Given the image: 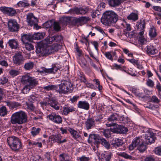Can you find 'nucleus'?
<instances>
[{
  "mask_svg": "<svg viewBox=\"0 0 161 161\" xmlns=\"http://www.w3.org/2000/svg\"><path fill=\"white\" fill-rule=\"evenodd\" d=\"M62 40V37L61 36L57 35L51 37V42L55 41L57 42H61Z\"/></svg>",
  "mask_w": 161,
  "mask_h": 161,
  "instance_id": "c9c22d12",
  "label": "nucleus"
},
{
  "mask_svg": "<svg viewBox=\"0 0 161 161\" xmlns=\"http://www.w3.org/2000/svg\"><path fill=\"white\" fill-rule=\"evenodd\" d=\"M138 15L137 14L135 13H131L128 15L127 18L129 20H132L133 21H136L138 19Z\"/></svg>",
  "mask_w": 161,
  "mask_h": 161,
  "instance_id": "f704fd0d",
  "label": "nucleus"
},
{
  "mask_svg": "<svg viewBox=\"0 0 161 161\" xmlns=\"http://www.w3.org/2000/svg\"><path fill=\"white\" fill-rule=\"evenodd\" d=\"M128 60L130 62L133 64L134 65H136L138 63V61L137 60L135 59H129Z\"/></svg>",
  "mask_w": 161,
  "mask_h": 161,
  "instance_id": "69168bd1",
  "label": "nucleus"
},
{
  "mask_svg": "<svg viewBox=\"0 0 161 161\" xmlns=\"http://www.w3.org/2000/svg\"><path fill=\"white\" fill-rule=\"evenodd\" d=\"M21 40L23 43H26L28 41L30 42L32 41V36L27 34H24L21 36Z\"/></svg>",
  "mask_w": 161,
  "mask_h": 161,
  "instance_id": "b1692460",
  "label": "nucleus"
},
{
  "mask_svg": "<svg viewBox=\"0 0 161 161\" xmlns=\"http://www.w3.org/2000/svg\"><path fill=\"white\" fill-rule=\"evenodd\" d=\"M68 130L74 139L77 140L79 138H80L81 136L79 133L74 129L68 127Z\"/></svg>",
  "mask_w": 161,
  "mask_h": 161,
  "instance_id": "dca6fc26",
  "label": "nucleus"
},
{
  "mask_svg": "<svg viewBox=\"0 0 161 161\" xmlns=\"http://www.w3.org/2000/svg\"><path fill=\"white\" fill-rule=\"evenodd\" d=\"M151 102L157 104L159 105V103L160 102L159 99H158V97L156 96H153L151 98Z\"/></svg>",
  "mask_w": 161,
  "mask_h": 161,
  "instance_id": "37998d69",
  "label": "nucleus"
},
{
  "mask_svg": "<svg viewBox=\"0 0 161 161\" xmlns=\"http://www.w3.org/2000/svg\"><path fill=\"white\" fill-rule=\"evenodd\" d=\"M80 161H89L90 158L88 157H86L85 156H82L81 157L79 158Z\"/></svg>",
  "mask_w": 161,
  "mask_h": 161,
  "instance_id": "4d7b16f0",
  "label": "nucleus"
},
{
  "mask_svg": "<svg viewBox=\"0 0 161 161\" xmlns=\"http://www.w3.org/2000/svg\"><path fill=\"white\" fill-rule=\"evenodd\" d=\"M153 152L156 155L161 156V146L156 147Z\"/></svg>",
  "mask_w": 161,
  "mask_h": 161,
  "instance_id": "a19ab883",
  "label": "nucleus"
},
{
  "mask_svg": "<svg viewBox=\"0 0 161 161\" xmlns=\"http://www.w3.org/2000/svg\"><path fill=\"white\" fill-rule=\"evenodd\" d=\"M111 158L110 153H102L101 154L100 161H110Z\"/></svg>",
  "mask_w": 161,
  "mask_h": 161,
  "instance_id": "4be33fe9",
  "label": "nucleus"
},
{
  "mask_svg": "<svg viewBox=\"0 0 161 161\" xmlns=\"http://www.w3.org/2000/svg\"><path fill=\"white\" fill-rule=\"evenodd\" d=\"M45 34L44 32L35 33L32 36V39L36 40L41 39L43 38Z\"/></svg>",
  "mask_w": 161,
  "mask_h": 161,
  "instance_id": "5701e85b",
  "label": "nucleus"
},
{
  "mask_svg": "<svg viewBox=\"0 0 161 161\" xmlns=\"http://www.w3.org/2000/svg\"><path fill=\"white\" fill-rule=\"evenodd\" d=\"M60 161H71V158L67 154H62L59 155Z\"/></svg>",
  "mask_w": 161,
  "mask_h": 161,
  "instance_id": "7c9ffc66",
  "label": "nucleus"
},
{
  "mask_svg": "<svg viewBox=\"0 0 161 161\" xmlns=\"http://www.w3.org/2000/svg\"><path fill=\"white\" fill-rule=\"evenodd\" d=\"M27 108L32 111H34L35 109V107L31 103H27Z\"/></svg>",
  "mask_w": 161,
  "mask_h": 161,
  "instance_id": "bf43d9fd",
  "label": "nucleus"
},
{
  "mask_svg": "<svg viewBox=\"0 0 161 161\" xmlns=\"http://www.w3.org/2000/svg\"><path fill=\"white\" fill-rule=\"evenodd\" d=\"M146 84L148 86L153 87L154 86V83L150 79H148L147 81Z\"/></svg>",
  "mask_w": 161,
  "mask_h": 161,
  "instance_id": "603ef678",
  "label": "nucleus"
},
{
  "mask_svg": "<svg viewBox=\"0 0 161 161\" xmlns=\"http://www.w3.org/2000/svg\"><path fill=\"white\" fill-rule=\"evenodd\" d=\"M80 65L82 67H85L86 66V61L84 58H82L80 61Z\"/></svg>",
  "mask_w": 161,
  "mask_h": 161,
  "instance_id": "6e6d98bb",
  "label": "nucleus"
},
{
  "mask_svg": "<svg viewBox=\"0 0 161 161\" xmlns=\"http://www.w3.org/2000/svg\"><path fill=\"white\" fill-rule=\"evenodd\" d=\"M61 132V133L63 134H67L68 133L67 130H68V127L66 128L64 127H61L59 128Z\"/></svg>",
  "mask_w": 161,
  "mask_h": 161,
  "instance_id": "13d9d810",
  "label": "nucleus"
},
{
  "mask_svg": "<svg viewBox=\"0 0 161 161\" xmlns=\"http://www.w3.org/2000/svg\"><path fill=\"white\" fill-rule=\"evenodd\" d=\"M25 44V48L27 50L31 51L33 50L34 48V46L31 43L27 42Z\"/></svg>",
  "mask_w": 161,
  "mask_h": 161,
  "instance_id": "a18cd8bd",
  "label": "nucleus"
},
{
  "mask_svg": "<svg viewBox=\"0 0 161 161\" xmlns=\"http://www.w3.org/2000/svg\"><path fill=\"white\" fill-rule=\"evenodd\" d=\"M149 34L151 38H154L157 35L156 30L155 27L154 26H152L151 27Z\"/></svg>",
  "mask_w": 161,
  "mask_h": 161,
  "instance_id": "c85d7f7f",
  "label": "nucleus"
},
{
  "mask_svg": "<svg viewBox=\"0 0 161 161\" xmlns=\"http://www.w3.org/2000/svg\"><path fill=\"white\" fill-rule=\"evenodd\" d=\"M8 145L14 151H17L21 148L22 144L19 139L15 136L8 137L7 140Z\"/></svg>",
  "mask_w": 161,
  "mask_h": 161,
  "instance_id": "20e7f679",
  "label": "nucleus"
},
{
  "mask_svg": "<svg viewBox=\"0 0 161 161\" xmlns=\"http://www.w3.org/2000/svg\"><path fill=\"white\" fill-rule=\"evenodd\" d=\"M124 144L123 141L118 138H115L112 141V145L115 147H119Z\"/></svg>",
  "mask_w": 161,
  "mask_h": 161,
  "instance_id": "aec40b11",
  "label": "nucleus"
},
{
  "mask_svg": "<svg viewBox=\"0 0 161 161\" xmlns=\"http://www.w3.org/2000/svg\"><path fill=\"white\" fill-rule=\"evenodd\" d=\"M89 11L87 7L75 8L74 9V11L78 15H84L86 14Z\"/></svg>",
  "mask_w": 161,
  "mask_h": 161,
  "instance_id": "4468645a",
  "label": "nucleus"
},
{
  "mask_svg": "<svg viewBox=\"0 0 161 161\" xmlns=\"http://www.w3.org/2000/svg\"><path fill=\"white\" fill-rule=\"evenodd\" d=\"M14 63L18 65L22 64L25 60V58L22 55V52L16 53L13 57Z\"/></svg>",
  "mask_w": 161,
  "mask_h": 161,
  "instance_id": "0eeeda50",
  "label": "nucleus"
},
{
  "mask_svg": "<svg viewBox=\"0 0 161 161\" xmlns=\"http://www.w3.org/2000/svg\"><path fill=\"white\" fill-rule=\"evenodd\" d=\"M51 107L56 110H59L60 105L57 101L55 99H51Z\"/></svg>",
  "mask_w": 161,
  "mask_h": 161,
  "instance_id": "2f4dec72",
  "label": "nucleus"
},
{
  "mask_svg": "<svg viewBox=\"0 0 161 161\" xmlns=\"http://www.w3.org/2000/svg\"><path fill=\"white\" fill-rule=\"evenodd\" d=\"M136 146H139L143 143L142 140L139 137H136L132 141Z\"/></svg>",
  "mask_w": 161,
  "mask_h": 161,
  "instance_id": "e433bc0d",
  "label": "nucleus"
},
{
  "mask_svg": "<svg viewBox=\"0 0 161 161\" xmlns=\"http://www.w3.org/2000/svg\"><path fill=\"white\" fill-rule=\"evenodd\" d=\"M77 107L79 108L88 110L90 108V104L86 101H80L77 104Z\"/></svg>",
  "mask_w": 161,
  "mask_h": 161,
  "instance_id": "ddd939ff",
  "label": "nucleus"
},
{
  "mask_svg": "<svg viewBox=\"0 0 161 161\" xmlns=\"http://www.w3.org/2000/svg\"><path fill=\"white\" fill-rule=\"evenodd\" d=\"M24 85L25 86L23 87L22 90V92L24 94L28 93L31 89L33 88L36 86V85H33L31 84Z\"/></svg>",
  "mask_w": 161,
  "mask_h": 161,
  "instance_id": "412c9836",
  "label": "nucleus"
},
{
  "mask_svg": "<svg viewBox=\"0 0 161 161\" xmlns=\"http://www.w3.org/2000/svg\"><path fill=\"white\" fill-rule=\"evenodd\" d=\"M10 47L12 49H16L19 47L18 41L15 39L9 40L8 42Z\"/></svg>",
  "mask_w": 161,
  "mask_h": 161,
  "instance_id": "a211bd4d",
  "label": "nucleus"
},
{
  "mask_svg": "<svg viewBox=\"0 0 161 161\" xmlns=\"http://www.w3.org/2000/svg\"><path fill=\"white\" fill-rule=\"evenodd\" d=\"M154 10L161 12V8L158 6H153L152 8Z\"/></svg>",
  "mask_w": 161,
  "mask_h": 161,
  "instance_id": "774afa93",
  "label": "nucleus"
},
{
  "mask_svg": "<svg viewBox=\"0 0 161 161\" xmlns=\"http://www.w3.org/2000/svg\"><path fill=\"white\" fill-rule=\"evenodd\" d=\"M118 20V16L114 12L108 11L105 12L101 19L102 23L105 25H110L115 23Z\"/></svg>",
  "mask_w": 161,
  "mask_h": 161,
  "instance_id": "7ed1b4c3",
  "label": "nucleus"
},
{
  "mask_svg": "<svg viewBox=\"0 0 161 161\" xmlns=\"http://www.w3.org/2000/svg\"><path fill=\"white\" fill-rule=\"evenodd\" d=\"M58 69V65L52 64V67L51 68V73H55Z\"/></svg>",
  "mask_w": 161,
  "mask_h": 161,
  "instance_id": "49530a36",
  "label": "nucleus"
},
{
  "mask_svg": "<svg viewBox=\"0 0 161 161\" xmlns=\"http://www.w3.org/2000/svg\"><path fill=\"white\" fill-rule=\"evenodd\" d=\"M40 130L41 129L40 128H36L34 127H32L31 133L33 136H35L38 134Z\"/></svg>",
  "mask_w": 161,
  "mask_h": 161,
  "instance_id": "4c0bfd02",
  "label": "nucleus"
},
{
  "mask_svg": "<svg viewBox=\"0 0 161 161\" xmlns=\"http://www.w3.org/2000/svg\"><path fill=\"white\" fill-rule=\"evenodd\" d=\"M7 114V111L6 108L4 106H3L0 108V115L4 116Z\"/></svg>",
  "mask_w": 161,
  "mask_h": 161,
  "instance_id": "79ce46f5",
  "label": "nucleus"
},
{
  "mask_svg": "<svg viewBox=\"0 0 161 161\" xmlns=\"http://www.w3.org/2000/svg\"><path fill=\"white\" fill-rule=\"evenodd\" d=\"M145 50L147 53L149 55H154L158 52V50L156 48L151 45H147Z\"/></svg>",
  "mask_w": 161,
  "mask_h": 161,
  "instance_id": "2eb2a0df",
  "label": "nucleus"
},
{
  "mask_svg": "<svg viewBox=\"0 0 161 161\" xmlns=\"http://www.w3.org/2000/svg\"><path fill=\"white\" fill-rule=\"evenodd\" d=\"M21 82L23 84L37 85L38 82L34 77L30 76L28 74L22 76L21 80Z\"/></svg>",
  "mask_w": 161,
  "mask_h": 161,
  "instance_id": "423d86ee",
  "label": "nucleus"
},
{
  "mask_svg": "<svg viewBox=\"0 0 161 161\" xmlns=\"http://www.w3.org/2000/svg\"><path fill=\"white\" fill-rule=\"evenodd\" d=\"M85 126L87 130L91 129L95 126L94 119L92 118L88 119L85 122Z\"/></svg>",
  "mask_w": 161,
  "mask_h": 161,
  "instance_id": "f3484780",
  "label": "nucleus"
},
{
  "mask_svg": "<svg viewBox=\"0 0 161 161\" xmlns=\"http://www.w3.org/2000/svg\"><path fill=\"white\" fill-rule=\"evenodd\" d=\"M138 150L141 153L144 152L146 149V146L143 144V143L140 144L138 147Z\"/></svg>",
  "mask_w": 161,
  "mask_h": 161,
  "instance_id": "de8ad7c7",
  "label": "nucleus"
},
{
  "mask_svg": "<svg viewBox=\"0 0 161 161\" xmlns=\"http://www.w3.org/2000/svg\"><path fill=\"white\" fill-rule=\"evenodd\" d=\"M100 143H101L103 146L107 149L110 148V145L109 142L106 140L104 138L102 137Z\"/></svg>",
  "mask_w": 161,
  "mask_h": 161,
  "instance_id": "c756f323",
  "label": "nucleus"
},
{
  "mask_svg": "<svg viewBox=\"0 0 161 161\" xmlns=\"http://www.w3.org/2000/svg\"><path fill=\"white\" fill-rule=\"evenodd\" d=\"M50 21H48L44 23L43 25V27L46 29H49V30L50 28Z\"/></svg>",
  "mask_w": 161,
  "mask_h": 161,
  "instance_id": "5fc2aeb1",
  "label": "nucleus"
},
{
  "mask_svg": "<svg viewBox=\"0 0 161 161\" xmlns=\"http://www.w3.org/2000/svg\"><path fill=\"white\" fill-rule=\"evenodd\" d=\"M62 136L60 135L56 134L52 135L51 136V142L53 141V142H57L59 143L60 139H61Z\"/></svg>",
  "mask_w": 161,
  "mask_h": 161,
  "instance_id": "bb28decb",
  "label": "nucleus"
},
{
  "mask_svg": "<svg viewBox=\"0 0 161 161\" xmlns=\"http://www.w3.org/2000/svg\"><path fill=\"white\" fill-rule=\"evenodd\" d=\"M62 48V46L57 43H54L51 45V53L57 52Z\"/></svg>",
  "mask_w": 161,
  "mask_h": 161,
  "instance_id": "393cba45",
  "label": "nucleus"
},
{
  "mask_svg": "<svg viewBox=\"0 0 161 161\" xmlns=\"http://www.w3.org/2000/svg\"><path fill=\"white\" fill-rule=\"evenodd\" d=\"M26 21L28 25L32 26L35 24V23H37L38 21L37 19L32 14L30 13L27 15Z\"/></svg>",
  "mask_w": 161,
  "mask_h": 161,
  "instance_id": "f8f14e48",
  "label": "nucleus"
},
{
  "mask_svg": "<svg viewBox=\"0 0 161 161\" xmlns=\"http://www.w3.org/2000/svg\"><path fill=\"white\" fill-rule=\"evenodd\" d=\"M38 71L40 73L45 74L50 72V69H47L45 68H42L39 69Z\"/></svg>",
  "mask_w": 161,
  "mask_h": 161,
  "instance_id": "8fccbe9b",
  "label": "nucleus"
},
{
  "mask_svg": "<svg viewBox=\"0 0 161 161\" xmlns=\"http://www.w3.org/2000/svg\"><path fill=\"white\" fill-rule=\"evenodd\" d=\"M118 156L127 159L133 160V158L131 155H130L125 152H120L117 153Z\"/></svg>",
  "mask_w": 161,
  "mask_h": 161,
  "instance_id": "cd10ccee",
  "label": "nucleus"
},
{
  "mask_svg": "<svg viewBox=\"0 0 161 161\" xmlns=\"http://www.w3.org/2000/svg\"><path fill=\"white\" fill-rule=\"evenodd\" d=\"M10 119V122L12 124L21 125L27 122V115L25 112L20 111L13 114Z\"/></svg>",
  "mask_w": 161,
  "mask_h": 161,
  "instance_id": "f03ea898",
  "label": "nucleus"
},
{
  "mask_svg": "<svg viewBox=\"0 0 161 161\" xmlns=\"http://www.w3.org/2000/svg\"><path fill=\"white\" fill-rule=\"evenodd\" d=\"M109 5L112 7L119 6L121 3L120 0H108Z\"/></svg>",
  "mask_w": 161,
  "mask_h": 161,
  "instance_id": "a878e982",
  "label": "nucleus"
},
{
  "mask_svg": "<svg viewBox=\"0 0 161 161\" xmlns=\"http://www.w3.org/2000/svg\"><path fill=\"white\" fill-rule=\"evenodd\" d=\"M99 11L98 10L93 11L91 16L92 18H95L97 16V15H99Z\"/></svg>",
  "mask_w": 161,
  "mask_h": 161,
  "instance_id": "e2e57ef3",
  "label": "nucleus"
},
{
  "mask_svg": "<svg viewBox=\"0 0 161 161\" xmlns=\"http://www.w3.org/2000/svg\"><path fill=\"white\" fill-rule=\"evenodd\" d=\"M118 116L116 114H113L108 118V120L110 121H114L117 120Z\"/></svg>",
  "mask_w": 161,
  "mask_h": 161,
  "instance_id": "58836bf2",
  "label": "nucleus"
},
{
  "mask_svg": "<svg viewBox=\"0 0 161 161\" xmlns=\"http://www.w3.org/2000/svg\"><path fill=\"white\" fill-rule=\"evenodd\" d=\"M154 158L152 156H150L146 157L144 161H154Z\"/></svg>",
  "mask_w": 161,
  "mask_h": 161,
  "instance_id": "338daca9",
  "label": "nucleus"
},
{
  "mask_svg": "<svg viewBox=\"0 0 161 161\" xmlns=\"http://www.w3.org/2000/svg\"><path fill=\"white\" fill-rule=\"evenodd\" d=\"M51 120H52L54 123L58 124L61 123L62 122V118L58 115L51 114Z\"/></svg>",
  "mask_w": 161,
  "mask_h": 161,
  "instance_id": "6ab92c4d",
  "label": "nucleus"
},
{
  "mask_svg": "<svg viewBox=\"0 0 161 161\" xmlns=\"http://www.w3.org/2000/svg\"><path fill=\"white\" fill-rule=\"evenodd\" d=\"M17 5L19 7H25L28 6L29 4L26 1H20L17 3Z\"/></svg>",
  "mask_w": 161,
  "mask_h": 161,
  "instance_id": "ea45409f",
  "label": "nucleus"
},
{
  "mask_svg": "<svg viewBox=\"0 0 161 161\" xmlns=\"http://www.w3.org/2000/svg\"><path fill=\"white\" fill-rule=\"evenodd\" d=\"M50 37L48 36L45 39L37 43L36 52L42 56H46L50 54Z\"/></svg>",
  "mask_w": 161,
  "mask_h": 161,
  "instance_id": "f257e3e1",
  "label": "nucleus"
},
{
  "mask_svg": "<svg viewBox=\"0 0 161 161\" xmlns=\"http://www.w3.org/2000/svg\"><path fill=\"white\" fill-rule=\"evenodd\" d=\"M105 57L108 59L111 60H113V58L112 57V55L111 53V52H105L104 54Z\"/></svg>",
  "mask_w": 161,
  "mask_h": 161,
  "instance_id": "3c124183",
  "label": "nucleus"
},
{
  "mask_svg": "<svg viewBox=\"0 0 161 161\" xmlns=\"http://www.w3.org/2000/svg\"><path fill=\"white\" fill-rule=\"evenodd\" d=\"M8 26L9 30L12 32L17 31L19 28L16 21L14 20H9L8 21Z\"/></svg>",
  "mask_w": 161,
  "mask_h": 161,
  "instance_id": "9b49d317",
  "label": "nucleus"
},
{
  "mask_svg": "<svg viewBox=\"0 0 161 161\" xmlns=\"http://www.w3.org/2000/svg\"><path fill=\"white\" fill-rule=\"evenodd\" d=\"M9 74L13 77L16 76L19 74V71L15 69H11L9 72Z\"/></svg>",
  "mask_w": 161,
  "mask_h": 161,
  "instance_id": "c03bdc74",
  "label": "nucleus"
},
{
  "mask_svg": "<svg viewBox=\"0 0 161 161\" xmlns=\"http://www.w3.org/2000/svg\"><path fill=\"white\" fill-rule=\"evenodd\" d=\"M156 138L154 133L151 131H148L145 134V139L147 144L154 142Z\"/></svg>",
  "mask_w": 161,
  "mask_h": 161,
  "instance_id": "6e6552de",
  "label": "nucleus"
},
{
  "mask_svg": "<svg viewBox=\"0 0 161 161\" xmlns=\"http://www.w3.org/2000/svg\"><path fill=\"white\" fill-rule=\"evenodd\" d=\"M75 111V109L72 107H64L63 108V113L64 115H67L69 112Z\"/></svg>",
  "mask_w": 161,
  "mask_h": 161,
  "instance_id": "473e14b6",
  "label": "nucleus"
},
{
  "mask_svg": "<svg viewBox=\"0 0 161 161\" xmlns=\"http://www.w3.org/2000/svg\"><path fill=\"white\" fill-rule=\"evenodd\" d=\"M53 28L54 30L57 31H60V27L59 23L57 22H54L53 25Z\"/></svg>",
  "mask_w": 161,
  "mask_h": 161,
  "instance_id": "09e8293b",
  "label": "nucleus"
},
{
  "mask_svg": "<svg viewBox=\"0 0 161 161\" xmlns=\"http://www.w3.org/2000/svg\"><path fill=\"white\" fill-rule=\"evenodd\" d=\"M51 90H54L55 91L59 92L58 86L56 85H51Z\"/></svg>",
  "mask_w": 161,
  "mask_h": 161,
  "instance_id": "0e129e2a",
  "label": "nucleus"
},
{
  "mask_svg": "<svg viewBox=\"0 0 161 161\" xmlns=\"http://www.w3.org/2000/svg\"><path fill=\"white\" fill-rule=\"evenodd\" d=\"M72 87V84L70 82L65 80L63 81L59 85V92L65 94L71 92Z\"/></svg>",
  "mask_w": 161,
  "mask_h": 161,
  "instance_id": "39448f33",
  "label": "nucleus"
},
{
  "mask_svg": "<svg viewBox=\"0 0 161 161\" xmlns=\"http://www.w3.org/2000/svg\"><path fill=\"white\" fill-rule=\"evenodd\" d=\"M102 137L99 135L94 134H90L88 139L89 143L93 142L94 144H100V141Z\"/></svg>",
  "mask_w": 161,
  "mask_h": 161,
  "instance_id": "1a4fd4ad",
  "label": "nucleus"
},
{
  "mask_svg": "<svg viewBox=\"0 0 161 161\" xmlns=\"http://www.w3.org/2000/svg\"><path fill=\"white\" fill-rule=\"evenodd\" d=\"M81 23H86L90 20L88 17H80Z\"/></svg>",
  "mask_w": 161,
  "mask_h": 161,
  "instance_id": "864d4df0",
  "label": "nucleus"
},
{
  "mask_svg": "<svg viewBox=\"0 0 161 161\" xmlns=\"http://www.w3.org/2000/svg\"><path fill=\"white\" fill-rule=\"evenodd\" d=\"M79 96H73L72 98L70 99V100L72 103H74L76 102L79 98Z\"/></svg>",
  "mask_w": 161,
  "mask_h": 161,
  "instance_id": "680f3d73",
  "label": "nucleus"
},
{
  "mask_svg": "<svg viewBox=\"0 0 161 161\" xmlns=\"http://www.w3.org/2000/svg\"><path fill=\"white\" fill-rule=\"evenodd\" d=\"M8 81V79L6 77H3L0 79V84H4Z\"/></svg>",
  "mask_w": 161,
  "mask_h": 161,
  "instance_id": "052dcab7",
  "label": "nucleus"
},
{
  "mask_svg": "<svg viewBox=\"0 0 161 161\" xmlns=\"http://www.w3.org/2000/svg\"><path fill=\"white\" fill-rule=\"evenodd\" d=\"M34 66L33 62H30L25 64L24 68L25 70H30L32 69Z\"/></svg>",
  "mask_w": 161,
  "mask_h": 161,
  "instance_id": "72a5a7b5",
  "label": "nucleus"
},
{
  "mask_svg": "<svg viewBox=\"0 0 161 161\" xmlns=\"http://www.w3.org/2000/svg\"><path fill=\"white\" fill-rule=\"evenodd\" d=\"M0 10L4 14L11 16L14 15L16 13V10L11 8L2 7L0 8Z\"/></svg>",
  "mask_w": 161,
  "mask_h": 161,
  "instance_id": "9d476101",
  "label": "nucleus"
}]
</instances>
